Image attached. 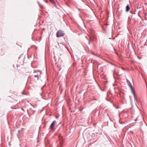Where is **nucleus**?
Masks as SVG:
<instances>
[{
    "instance_id": "nucleus-1",
    "label": "nucleus",
    "mask_w": 147,
    "mask_h": 147,
    "mask_svg": "<svg viewBox=\"0 0 147 147\" xmlns=\"http://www.w3.org/2000/svg\"><path fill=\"white\" fill-rule=\"evenodd\" d=\"M127 82L128 85L130 87V89L131 91L132 94L134 96V99L136 100V102H138V100L136 95V94H135V92H134V90L133 88V86H132L131 84V83L130 82V81L128 80H127Z\"/></svg>"
},
{
    "instance_id": "nucleus-2",
    "label": "nucleus",
    "mask_w": 147,
    "mask_h": 147,
    "mask_svg": "<svg viewBox=\"0 0 147 147\" xmlns=\"http://www.w3.org/2000/svg\"><path fill=\"white\" fill-rule=\"evenodd\" d=\"M64 34V32L62 31L61 30H59L57 32L56 36L57 37H59L63 36Z\"/></svg>"
},
{
    "instance_id": "nucleus-3",
    "label": "nucleus",
    "mask_w": 147,
    "mask_h": 147,
    "mask_svg": "<svg viewBox=\"0 0 147 147\" xmlns=\"http://www.w3.org/2000/svg\"><path fill=\"white\" fill-rule=\"evenodd\" d=\"M56 123V121L55 120L53 121L52 123H51L50 126V128L51 129H53V128L54 125Z\"/></svg>"
},
{
    "instance_id": "nucleus-4",
    "label": "nucleus",
    "mask_w": 147,
    "mask_h": 147,
    "mask_svg": "<svg viewBox=\"0 0 147 147\" xmlns=\"http://www.w3.org/2000/svg\"><path fill=\"white\" fill-rule=\"evenodd\" d=\"M129 8H129V5H127L126 7V12L128 11L129 9Z\"/></svg>"
},
{
    "instance_id": "nucleus-5",
    "label": "nucleus",
    "mask_w": 147,
    "mask_h": 147,
    "mask_svg": "<svg viewBox=\"0 0 147 147\" xmlns=\"http://www.w3.org/2000/svg\"><path fill=\"white\" fill-rule=\"evenodd\" d=\"M53 4L55 3V2L54 0H49Z\"/></svg>"
},
{
    "instance_id": "nucleus-6",
    "label": "nucleus",
    "mask_w": 147,
    "mask_h": 147,
    "mask_svg": "<svg viewBox=\"0 0 147 147\" xmlns=\"http://www.w3.org/2000/svg\"><path fill=\"white\" fill-rule=\"evenodd\" d=\"M38 74L35 75L34 76V78L37 77V79H38Z\"/></svg>"
},
{
    "instance_id": "nucleus-7",
    "label": "nucleus",
    "mask_w": 147,
    "mask_h": 147,
    "mask_svg": "<svg viewBox=\"0 0 147 147\" xmlns=\"http://www.w3.org/2000/svg\"><path fill=\"white\" fill-rule=\"evenodd\" d=\"M90 41H89V44H90Z\"/></svg>"
},
{
    "instance_id": "nucleus-8",
    "label": "nucleus",
    "mask_w": 147,
    "mask_h": 147,
    "mask_svg": "<svg viewBox=\"0 0 147 147\" xmlns=\"http://www.w3.org/2000/svg\"><path fill=\"white\" fill-rule=\"evenodd\" d=\"M43 99H45V98H44V97H43Z\"/></svg>"
},
{
    "instance_id": "nucleus-9",
    "label": "nucleus",
    "mask_w": 147,
    "mask_h": 147,
    "mask_svg": "<svg viewBox=\"0 0 147 147\" xmlns=\"http://www.w3.org/2000/svg\"><path fill=\"white\" fill-rule=\"evenodd\" d=\"M135 120V121H136V119Z\"/></svg>"
}]
</instances>
